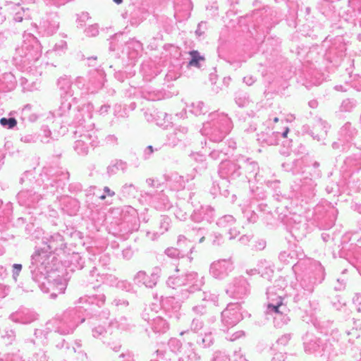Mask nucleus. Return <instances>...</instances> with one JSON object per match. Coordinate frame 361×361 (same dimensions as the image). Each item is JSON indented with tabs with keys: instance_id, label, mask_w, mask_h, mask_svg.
Masks as SVG:
<instances>
[{
	"instance_id": "423d86ee",
	"label": "nucleus",
	"mask_w": 361,
	"mask_h": 361,
	"mask_svg": "<svg viewBox=\"0 0 361 361\" xmlns=\"http://www.w3.org/2000/svg\"><path fill=\"white\" fill-rule=\"evenodd\" d=\"M288 133V129L287 128V129L286 130V131L283 133V137H287Z\"/></svg>"
},
{
	"instance_id": "20e7f679",
	"label": "nucleus",
	"mask_w": 361,
	"mask_h": 361,
	"mask_svg": "<svg viewBox=\"0 0 361 361\" xmlns=\"http://www.w3.org/2000/svg\"><path fill=\"white\" fill-rule=\"evenodd\" d=\"M282 305V302H281L278 305H274L271 304L268 305V308H271L276 313H279V307Z\"/></svg>"
},
{
	"instance_id": "9d476101",
	"label": "nucleus",
	"mask_w": 361,
	"mask_h": 361,
	"mask_svg": "<svg viewBox=\"0 0 361 361\" xmlns=\"http://www.w3.org/2000/svg\"><path fill=\"white\" fill-rule=\"evenodd\" d=\"M278 120H279V119H278V118H274V122H277V121H278Z\"/></svg>"
},
{
	"instance_id": "1a4fd4ad",
	"label": "nucleus",
	"mask_w": 361,
	"mask_h": 361,
	"mask_svg": "<svg viewBox=\"0 0 361 361\" xmlns=\"http://www.w3.org/2000/svg\"><path fill=\"white\" fill-rule=\"evenodd\" d=\"M149 150H150V152H153V148H152V146H149Z\"/></svg>"
},
{
	"instance_id": "6e6552de",
	"label": "nucleus",
	"mask_w": 361,
	"mask_h": 361,
	"mask_svg": "<svg viewBox=\"0 0 361 361\" xmlns=\"http://www.w3.org/2000/svg\"><path fill=\"white\" fill-rule=\"evenodd\" d=\"M106 197V195H102L99 197V199L102 200H105Z\"/></svg>"
},
{
	"instance_id": "0eeeda50",
	"label": "nucleus",
	"mask_w": 361,
	"mask_h": 361,
	"mask_svg": "<svg viewBox=\"0 0 361 361\" xmlns=\"http://www.w3.org/2000/svg\"><path fill=\"white\" fill-rule=\"evenodd\" d=\"M116 4H120L122 3L123 0H113Z\"/></svg>"
},
{
	"instance_id": "39448f33",
	"label": "nucleus",
	"mask_w": 361,
	"mask_h": 361,
	"mask_svg": "<svg viewBox=\"0 0 361 361\" xmlns=\"http://www.w3.org/2000/svg\"><path fill=\"white\" fill-rule=\"evenodd\" d=\"M104 192H106V195L109 197H112L115 195V192L112 191L109 188L105 187Z\"/></svg>"
},
{
	"instance_id": "f257e3e1",
	"label": "nucleus",
	"mask_w": 361,
	"mask_h": 361,
	"mask_svg": "<svg viewBox=\"0 0 361 361\" xmlns=\"http://www.w3.org/2000/svg\"><path fill=\"white\" fill-rule=\"evenodd\" d=\"M192 59L189 62V66L200 67V61H204V58L201 56L197 51H192L190 52Z\"/></svg>"
},
{
	"instance_id": "7ed1b4c3",
	"label": "nucleus",
	"mask_w": 361,
	"mask_h": 361,
	"mask_svg": "<svg viewBox=\"0 0 361 361\" xmlns=\"http://www.w3.org/2000/svg\"><path fill=\"white\" fill-rule=\"evenodd\" d=\"M13 267L15 271L14 276H15V278H16L19 275V273L22 269V265L20 264H13Z\"/></svg>"
},
{
	"instance_id": "f03ea898",
	"label": "nucleus",
	"mask_w": 361,
	"mask_h": 361,
	"mask_svg": "<svg viewBox=\"0 0 361 361\" xmlns=\"http://www.w3.org/2000/svg\"><path fill=\"white\" fill-rule=\"evenodd\" d=\"M0 123L3 126H8V128H13L17 125V121L14 118H1L0 119Z\"/></svg>"
}]
</instances>
